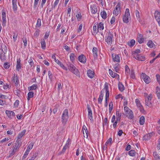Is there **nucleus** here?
<instances>
[{
  "instance_id": "52",
  "label": "nucleus",
  "mask_w": 160,
  "mask_h": 160,
  "mask_svg": "<svg viewBox=\"0 0 160 160\" xmlns=\"http://www.w3.org/2000/svg\"><path fill=\"white\" fill-rule=\"evenodd\" d=\"M21 140L20 139H18L16 141V142L15 143V146H17L19 148L20 147V144L21 142Z\"/></svg>"
},
{
  "instance_id": "54",
  "label": "nucleus",
  "mask_w": 160,
  "mask_h": 160,
  "mask_svg": "<svg viewBox=\"0 0 160 160\" xmlns=\"http://www.w3.org/2000/svg\"><path fill=\"white\" fill-rule=\"evenodd\" d=\"M39 0H34L33 5V8L34 9H35L37 8L38 3Z\"/></svg>"
},
{
  "instance_id": "2",
  "label": "nucleus",
  "mask_w": 160,
  "mask_h": 160,
  "mask_svg": "<svg viewBox=\"0 0 160 160\" xmlns=\"http://www.w3.org/2000/svg\"><path fill=\"white\" fill-rule=\"evenodd\" d=\"M144 94L145 98V105L150 107H151L152 105L151 102V100L152 98V94L150 93L148 95L147 93H145Z\"/></svg>"
},
{
  "instance_id": "40",
  "label": "nucleus",
  "mask_w": 160,
  "mask_h": 160,
  "mask_svg": "<svg viewBox=\"0 0 160 160\" xmlns=\"http://www.w3.org/2000/svg\"><path fill=\"white\" fill-rule=\"evenodd\" d=\"M59 0H56L55 2H54V4L53 6L52 7V8H51V10H50V11H51L53 9H55L56 7L58 4Z\"/></svg>"
},
{
  "instance_id": "34",
  "label": "nucleus",
  "mask_w": 160,
  "mask_h": 160,
  "mask_svg": "<svg viewBox=\"0 0 160 160\" xmlns=\"http://www.w3.org/2000/svg\"><path fill=\"white\" fill-rule=\"evenodd\" d=\"M4 53H0V59L2 61H4L6 59V56Z\"/></svg>"
},
{
  "instance_id": "45",
  "label": "nucleus",
  "mask_w": 160,
  "mask_h": 160,
  "mask_svg": "<svg viewBox=\"0 0 160 160\" xmlns=\"http://www.w3.org/2000/svg\"><path fill=\"white\" fill-rule=\"evenodd\" d=\"M135 43V41L133 39L131 40L128 43V45L129 46L132 47L133 46Z\"/></svg>"
},
{
  "instance_id": "29",
  "label": "nucleus",
  "mask_w": 160,
  "mask_h": 160,
  "mask_svg": "<svg viewBox=\"0 0 160 160\" xmlns=\"http://www.w3.org/2000/svg\"><path fill=\"white\" fill-rule=\"evenodd\" d=\"M140 52V50L139 49H136L135 51H134L132 53V55L133 58H136L139 54H138Z\"/></svg>"
},
{
  "instance_id": "58",
  "label": "nucleus",
  "mask_w": 160,
  "mask_h": 160,
  "mask_svg": "<svg viewBox=\"0 0 160 160\" xmlns=\"http://www.w3.org/2000/svg\"><path fill=\"white\" fill-rule=\"evenodd\" d=\"M103 96H102L101 95H100L99 96V97L98 98V101L99 103H101L103 98Z\"/></svg>"
},
{
  "instance_id": "22",
  "label": "nucleus",
  "mask_w": 160,
  "mask_h": 160,
  "mask_svg": "<svg viewBox=\"0 0 160 160\" xmlns=\"http://www.w3.org/2000/svg\"><path fill=\"white\" fill-rule=\"evenodd\" d=\"M125 114L130 119H132L134 117L133 112L131 110H130L129 112L126 113Z\"/></svg>"
},
{
  "instance_id": "26",
  "label": "nucleus",
  "mask_w": 160,
  "mask_h": 160,
  "mask_svg": "<svg viewBox=\"0 0 160 160\" xmlns=\"http://www.w3.org/2000/svg\"><path fill=\"white\" fill-rule=\"evenodd\" d=\"M20 58L17 59V63L16 65V69L18 71L21 68V64L20 63Z\"/></svg>"
},
{
  "instance_id": "62",
  "label": "nucleus",
  "mask_w": 160,
  "mask_h": 160,
  "mask_svg": "<svg viewBox=\"0 0 160 160\" xmlns=\"http://www.w3.org/2000/svg\"><path fill=\"white\" fill-rule=\"evenodd\" d=\"M131 110L127 106H125L124 107V110L125 113H128Z\"/></svg>"
},
{
  "instance_id": "15",
  "label": "nucleus",
  "mask_w": 160,
  "mask_h": 160,
  "mask_svg": "<svg viewBox=\"0 0 160 160\" xmlns=\"http://www.w3.org/2000/svg\"><path fill=\"white\" fill-rule=\"evenodd\" d=\"M2 25L3 26L4 25H5L6 24V12L4 10L3 11H2Z\"/></svg>"
},
{
  "instance_id": "3",
  "label": "nucleus",
  "mask_w": 160,
  "mask_h": 160,
  "mask_svg": "<svg viewBox=\"0 0 160 160\" xmlns=\"http://www.w3.org/2000/svg\"><path fill=\"white\" fill-rule=\"evenodd\" d=\"M104 89L106 90V94L105 98V102L104 104L105 107H107L108 105V102L109 101V92L108 90V83L105 82L104 84Z\"/></svg>"
},
{
  "instance_id": "43",
  "label": "nucleus",
  "mask_w": 160,
  "mask_h": 160,
  "mask_svg": "<svg viewBox=\"0 0 160 160\" xmlns=\"http://www.w3.org/2000/svg\"><path fill=\"white\" fill-rule=\"evenodd\" d=\"M136 151L133 150H130L128 152L129 155L131 156H135L136 154Z\"/></svg>"
},
{
  "instance_id": "41",
  "label": "nucleus",
  "mask_w": 160,
  "mask_h": 160,
  "mask_svg": "<svg viewBox=\"0 0 160 160\" xmlns=\"http://www.w3.org/2000/svg\"><path fill=\"white\" fill-rule=\"evenodd\" d=\"M100 14L102 18L105 19L107 18V14L105 11H103L102 12H101Z\"/></svg>"
},
{
  "instance_id": "25",
  "label": "nucleus",
  "mask_w": 160,
  "mask_h": 160,
  "mask_svg": "<svg viewBox=\"0 0 160 160\" xmlns=\"http://www.w3.org/2000/svg\"><path fill=\"white\" fill-rule=\"evenodd\" d=\"M155 17L157 21L160 20V12L156 11L154 13Z\"/></svg>"
},
{
  "instance_id": "27",
  "label": "nucleus",
  "mask_w": 160,
  "mask_h": 160,
  "mask_svg": "<svg viewBox=\"0 0 160 160\" xmlns=\"http://www.w3.org/2000/svg\"><path fill=\"white\" fill-rule=\"evenodd\" d=\"M18 149V147L17 146H15L14 147L12 150L10 152V156H12L16 152L17 150Z\"/></svg>"
},
{
  "instance_id": "46",
  "label": "nucleus",
  "mask_w": 160,
  "mask_h": 160,
  "mask_svg": "<svg viewBox=\"0 0 160 160\" xmlns=\"http://www.w3.org/2000/svg\"><path fill=\"white\" fill-rule=\"evenodd\" d=\"M105 41L107 42V44L108 45L107 48H109L108 46L109 45L110 42V36L108 35L107 37H106L105 38Z\"/></svg>"
},
{
  "instance_id": "59",
  "label": "nucleus",
  "mask_w": 160,
  "mask_h": 160,
  "mask_svg": "<svg viewBox=\"0 0 160 160\" xmlns=\"http://www.w3.org/2000/svg\"><path fill=\"white\" fill-rule=\"evenodd\" d=\"M40 30L39 29L37 30L34 33V35L36 37H38L39 34Z\"/></svg>"
},
{
  "instance_id": "33",
  "label": "nucleus",
  "mask_w": 160,
  "mask_h": 160,
  "mask_svg": "<svg viewBox=\"0 0 160 160\" xmlns=\"http://www.w3.org/2000/svg\"><path fill=\"white\" fill-rule=\"evenodd\" d=\"M41 48L43 49H45L46 47V44L44 39H42L41 41Z\"/></svg>"
},
{
  "instance_id": "47",
  "label": "nucleus",
  "mask_w": 160,
  "mask_h": 160,
  "mask_svg": "<svg viewBox=\"0 0 160 160\" xmlns=\"http://www.w3.org/2000/svg\"><path fill=\"white\" fill-rule=\"evenodd\" d=\"M41 20L40 18H38L37 21L36 27V28L40 27L41 26Z\"/></svg>"
},
{
  "instance_id": "57",
  "label": "nucleus",
  "mask_w": 160,
  "mask_h": 160,
  "mask_svg": "<svg viewBox=\"0 0 160 160\" xmlns=\"http://www.w3.org/2000/svg\"><path fill=\"white\" fill-rule=\"evenodd\" d=\"M3 66L5 68L8 69L10 67V65L9 63L6 62L4 63Z\"/></svg>"
},
{
  "instance_id": "12",
  "label": "nucleus",
  "mask_w": 160,
  "mask_h": 160,
  "mask_svg": "<svg viewBox=\"0 0 160 160\" xmlns=\"http://www.w3.org/2000/svg\"><path fill=\"white\" fill-rule=\"evenodd\" d=\"M120 3H118L113 11V14H115L116 16H117L118 14L119 11L120 10Z\"/></svg>"
},
{
  "instance_id": "19",
  "label": "nucleus",
  "mask_w": 160,
  "mask_h": 160,
  "mask_svg": "<svg viewBox=\"0 0 160 160\" xmlns=\"http://www.w3.org/2000/svg\"><path fill=\"white\" fill-rule=\"evenodd\" d=\"M153 134V133L151 132L145 135L143 137V139L145 140H147L149 139L152 136Z\"/></svg>"
},
{
  "instance_id": "53",
  "label": "nucleus",
  "mask_w": 160,
  "mask_h": 160,
  "mask_svg": "<svg viewBox=\"0 0 160 160\" xmlns=\"http://www.w3.org/2000/svg\"><path fill=\"white\" fill-rule=\"evenodd\" d=\"M59 107V106L58 104L56 105L54 107L53 110V113L54 114H55L57 112L58 109Z\"/></svg>"
},
{
  "instance_id": "4",
  "label": "nucleus",
  "mask_w": 160,
  "mask_h": 160,
  "mask_svg": "<svg viewBox=\"0 0 160 160\" xmlns=\"http://www.w3.org/2000/svg\"><path fill=\"white\" fill-rule=\"evenodd\" d=\"M68 69L73 73L78 76L79 75V72L78 69L72 64L68 63L67 64Z\"/></svg>"
},
{
  "instance_id": "14",
  "label": "nucleus",
  "mask_w": 160,
  "mask_h": 160,
  "mask_svg": "<svg viewBox=\"0 0 160 160\" xmlns=\"http://www.w3.org/2000/svg\"><path fill=\"white\" fill-rule=\"evenodd\" d=\"M87 109L88 112V118L91 120H92L93 117L92 116V110L90 108V106L88 105L87 106Z\"/></svg>"
},
{
  "instance_id": "51",
  "label": "nucleus",
  "mask_w": 160,
  "mask_h": 160,
  "mask_svg": "<svg viewBox=\"0 0 160 160\" xmlns=\"http://www.w3.org/2000/svg\"><path fill=\"white\" fill-rule=\"evenodd\" d=\"M82 131H83V134H85L86 133H87L88 131L85 125H83L82 126Z\"/></svg>"
},
{
  "instance_id": "50",
  "label": "nucleus",
  "mask_w": 160,
  "mask_h": 160,
  "mask_svg": "<svg viewBox=\"0 0 160 160\" xmlns=\"http://www.w3.org/2000/svg\"><path fill=\"white\" fill-rule=\"evenodd\" d=\"M38 156V153L37 152H35L33 155V156L29 159V160H34Z\"/></svg>"
},
{
  "instance_id": "13",
  "label": "nucleus",
  "mask_w": 160,
  "mask_h": 160,
  "mask_svg": "<svg viewBox=\"0 0 160 160\" xmlns=\"http://www.w3.org/2000/svg\"><path fill=\"white\" fill-rule=\"evenodd\" d=\"M112 55L113 61L118 62H120V60L119 55L113 53Z\"/></svg>"
},
{
  "instance_id": "17",
  "label": "nucleus",
  "mask_w": 160,
  "mask_h": 160,
  "mask_svg": "<svg viewBox=\"0 0 160 160\" xmlns=\"http://www.w3.org/2000/svg\"><path fill=\"white\" fill-rule=\"evenodd\" d=\"M92 52L93 57L95 59H96L98 56V49L97 48L93 47L92 49Z\"/></svg>"
},
{
  "instance_id": "6",
  "label": "nucleus",
  "mask_w": 160,
  "mask_h": 160,
  "mask_svg": "<svg viewBox=\"0 0 160 160\" xmlns=\"http://www.w3.org/2000/svg\"><path fill=\"white\" fill-rule=\"evenodd\" d=\"M141 77L146 83L148 84L150 82V78L145 73H142L141 75Z\"/></svg>"
},
{
  "instance_id": "42",
  "label": "nucleus",
  "mask_w": 160,
  "mask_h": 160,
  "mask_svg": "<svg viewBox=\"0 0 160 160\" xmlns=\"http://www.w3.org/2000/svg\"><path fill=\"white\" fill-rule=\"evenodd\" d=\"M97 25L98 29H99L100 30H103L104 29L103 24L102 22H100L99 25Z\"/></svg>"
},
{
  "instance_id": "38",
  "label": "nucleus",
  "mask_w": 160,
  "mask_h": 160,
  "mask_svg": "<svg viewBox=\"0 0 160 160\" xmlns=\"http://www.w3.org/2000/svg\"><path fill=\"white\" fill-rule=\"evenodd\" d=\"M34 96V92H30L28 94L27 99L29 100L30 98L33 97Z\"/></svg>"
},
{
  "instance_id": "31",
  "label": "nucleus",
  "mask_w": 160,
  "mask_h": 160,
  "mask_svg": "<svg viewBox=\"0 0 160 160\" xmlns=\"http://www.w3.org/2000/svg\"><path fill=\"white\" fill-rule=\"evenodd\" d=\"M38 85L37 84H33L32 86L29 87L28 88V89L29 90V91H32L33 90H35L37 88H38Z\"/></svg>"
},
{
  "instance_id": "37",
  "label": "nucleus",
  "mask_w": 160,
  "mask_h": 160,
  "mask_svg": "<svg viewBox=\"0 0 160 160\" xmlns=\"http://www.w3.org/2000/svg\"><path fill=\"white\" fill-rule=\"evenodd\" d=\"M97 24H95V23L93 27V32L95 33H97L98 32L99 29L98 28V26H97Z\"/></svg>"
},
{
  "instance_id": "55",
  "label": "nucleus",
  "mask_w": 160,
  "mask_h": 160,
  "mask_svg": "<svg viewBox=\"0 0 160 160\" xmlns=\"http://www.w3.org/2000/svg\"><path fill=\"white\" fill-rule=\"evenodd\" d=\"M34 145V143L33 142H31L29 145L28 146L27 149L30 151V150L32 149Z\"/></svg>"
},
{
  "instance_id": "30",
  "label": "nucleus",
  "mask_w": 160,
  "mask_h": 160,
  "mask_svg": "<svg viewBox=\"0 0 160 160\" xmlns=\"http://www.w3.org/2000/svg\"><path fill=\"white\" fill-rule=\"evenodd\" d=\"M26 132V130H24L21 132L20 133L18 136V139L21 140V138L24 135L25 133Z\"/></svg>"
},
{
  "instance_id": "23",
  "label": "nucleus",
  "mask_w": 160,
  "mask_h": 160,
  "mask_svg": "<svg viewBox=\"0 0 160 160\" xmlns=\"http://www.w3.org/2000/svg\"><path fill=\"white\" fill-rule=\"evenodd\" d=\"M7 52V48L6 45H3L1 46V49L0 50V53H6Z\"/></svg>"
},
{
  "instance_id": "39",
  "label": "nucleus",
  "mask_w": 160,
  "mask_h": 160,
  "mask_svg": "<svg viewBox=\"0 0 160 160\" xmlns=\"http://www.w3.org/2000/svg\"><path fill=\"white\" fill-rule=\"evenodd\" d=\"M70 60L73 62L75 60L76 56L75 55V54L73 53H71L70 55Z\"/></svg>"
},
{
  "instance_id": "7",
  "label": "nucleus",
  "mask_w": 160,
  "mask_h": 160,
  "mask_svg": "<svg viewBox=\"0 0 160 160\" xmlns=\"http://www.w3.org/2000/svg\"><path fill=\"white\" fill-rule=\"evenodd\" d=\"M52 58L54 60V61L56 62L61 67H62L63 69L65 70L66 71L68 70V69L62 63V62L59 61L57 59H56V58L54 55H53L52 56Z\"/></svg>"
},
{
  "instance_id": "16",
  "label": "nucleus",
  "mask_w": 160,
  "mask_h": 160,
  "mask_svg": "<svg viewBox=\"0 0 160 160\" xmlns=\"http://www.w3.org/2000/svg\"><path fill=\"white\" fill-rule=\"evenodd\" d=\"M12 8L14 12H16L17 10V0H12Z\"/></svg>"
},
{
  "instance_id": "20",
  "label": "nucleus",
  "mask_w": 160,
  "mask_h": 160,
  "mask_svg": "<svg viewBox=\"0 0 160 160\" xmlns=\"http://www.w3.org/2000/svg\"><path fill=\"white\" fill-rule=\"evenodd\" d=\"M109 122L108 121L107 118H105L104 120H103V126L104 128H108V127Z\"/></svg>"
},
{
  "instance_id": "1",
  "label": "nucleus",
  "mask_w": 160,
  "mask_h": 160,
  "mask_svg": "<svg viewBox=\"0 0 160 160\" xmlns=\"http://www.w3.org/2000/svg\"><path fill=\"white\" fill-rule=\"evenodd\" d=\"M68 118V110L67 109H66L63 112L61 118V121L63 126H65L66 125Z\"/></svg>"
},
{
  "instance_id": "9",
  "label": "nucleus",
  "mask_w": 160,
  "mask_h": 160,
  "mask_svg": "<svg viewBox=\"0 0 160 160\" xmlns=\"http://www.w3.org/2000/svg\"><path fill=\"white\" fill-rule=\"evenodd\" d=\"M12 81L15 83V86H17L19 83L18 78L17 75H15L14 74L13 77L12 78Z\"/></svg>"
},
{
  "instance_id": "18",
  "label": "nucleus",
  "mask_w": 160,
  "mask_h": 160,
  "mask_svg": "<svg viewBox=\"0 0 160 160\" xmlns=\"http://www.w3.org/2000/svg\"><path fill=\"white\" fill-rule=\"evenodd\" d=\"M90 9L91 12L93 14H95L97 11V8L95 4H92L91 5Z\"/></svg>"
},
{
  "instance_id": "11",
  "label": "nucleus",
  "mask_w": 160,
  "mask_h": 160,
  "mask_svg": "<svg viewBox=\"0 0 160 160\" xmlns=\"http://www.w3.org/2000/svg\"><path fill=\"white\" fill-rule=\"evenodd\" d=\"M6 114L9 118L11 119L15 116V113L12 111L7 110L5 112Z\"/></svg>"
},
{
  "instance_id": "63",
  "label": "nucleus",
  "mask_w": 160,
  "mask_h": 160,
  "mask_svg": "<svg viewBox=\"0 0 160 160\" xmlns=\"http://www.w3.org/2000/svg\"><path fill=\"white\" fill-rule=\"evenodd\" d=\"M28 63L31 67H32L33 65V60L31 58H30L28 61Z\"/></svg>"
},
{
  "instance_id": "49",
  "label": "nucleus",
  "mask_w": 160,
  "mask_h": 160,
  "mask_svg": "<svg viewBox=\"0 0 160 160\" xmlns=\"http://www.w3.org/2000/svg\"><path fill=\"white\" fill-rule=\"evenodd\" d=\"M111 76L114 78L117 76H119V75L116 73H114L111 70Z\"/></svg>"
},
{
  "instance_id": "24",
  "label": "nucleus",
  "mask_w": 160,
  "mask_h": 160,
  "mask_svg": "<svg viewBox=\"0 0 160 160\" xmlns=\"http://www.w3.org/2000/svg\"><path fill=\"white\" fill-rule=\"evenodd\" d=\"M134 58L140 61H144L145 60V57L141 54L138 55Z\"/></svg>"
},
{
  "instance_id": "10",
  "label": "nucleus",
  "mask_w": 160,
  "mask_h": 160,
  "mask_svg": "<svg viewBox=\"0 0 160 160\" xmlns=\"http://www.w3.org/2000/svg\"><path fill=\"white\" fill-rule=\"evenodd\" d=\"M135 102L136 104L137 107L139 108L141 112L144 111V108L142 105L140 101L138 99H136L135 100Z\"/></svg>"
},
{
  "instance_id": "5",
  "label": "nucleus",
  "mask_w": 160,
  "mask_h": 160,
  "mask_svg": "<svg viewBox=\"0 0 160 160\" xmlns=\"http://www.w3.org/2000/svg\"><path fill=\"white\" fill-rule=\"evenodd\" d=\"M130 17L129 10L128 8H127L125 12V14L123 17V21L125 23H128V18Z\"/></svg>"
},
{
  "instance_id": "44",
  "label": "nucleus",
  "mask_w": 160,
  "mask_h": 160,
  "mask_svg": "<svg viewBox=\"0 0 160 160\" xmlns=\"http://www.w3.org/2000/svg\"><path fill=\"white\" fill-rule=\"evenodd\" d=\"M154 44L151 40L149 41L147 43V45L149 48H152Z\"/></svg>"
},
{
  "instance_id": "8",
  "label": "nucleus",
  "mask_w": 160,
  "mask_h": 160,
  "mask_svg": "<svg viewBox=\"0 0 160 160\" xmlns=\"http://www.w3.org/2000/svg\"><path fill=\"white\" fill-rule=\"evenodd\" d=\"M78 60L82 63H85L86 62V58L83 54L79 55L78 58Z\"/></svg>"
},
{
  "instance_id": "64",
  "label": "nucleus",
  "mask_w": 160,
  "mask_h": 160,
  "mask_svg": "<svg viewBox=\"0 0 160 160\" xmlns=\"http://www.w3.org/2000/svg\"><path fill=\"white\" fill-rule=\"evenodd\" d=\"M156 77L158 82L160 85V75L159 74H157Z\"/></svg>"
},
{
  "instance_id": "60",
  "label": "nucleus",
  "mask_w": 160,
  "mask_h": 160,
  "mask_svg": "<svg viewBox=\"0 0 160 160\" xmlns=\"http://www.w3.org/2000/svg\"><path fill=\"white\" fill-rule=\"evenodd\" d=\"M48 74L49 78L51 80H52L53 76L52 73L50 71H49L48 72Z\"/></svg>"
},
{
  "instance_id": "48",
  "label": "nucleus",
  "mask_w": 160,
  "mask_h": 160,
  "mask_svg": "<svg viewBox=\"0 0 160 160\" xmlns=\"http://www.w3.org/2000/svg\"><path fill=\"white\" fill-rule=\"evenodd\" d=\"M113 68L116 72H118L119 70V64H115L113 67Z\"/></svg>"
},
{
  "instance_id": "21",
  "label": "nucleus",
  "mask_w": 160,
  "mask_h": 160,
  "mask_svg": "<svg viewBox=\"0 0 160 160\" xmlns=\"http://www.w3.org/2000/svg\"><path fill=\"white\" fill-rule=\"evenodd\" d=\"M87 74L88 76L91 78H92L94 77V72L90 69L88 70Z\"/></svg>"
},
{
  "instance_id": "56",
  "label": "nucleus",
  "mask_w": 160,
  "mask_h": 160,
  "mask_svg": "<svg viewBox=\"0 0 160 160\" xmlns=\"http://www.w3.org/2000/svg\"><path fill=\"white\" fill-rule=\"evenodd\" d=\"M68 148L67 147H65V146H64L62 151L61 152H59V154L60 155L62 153H64L65 152L66 150Z\"/></svg>"
},
{
  "instance_id": "32",
  "label": "nucleus",
  "mask_w": 160,
  "mask_h": 160,
  "mask_svg": "<svg viewBox=\"0 0 160 160\" xmlns=\"http://www.w3.org/2000/svg\"><path fill=\"white\" fill-rule=\"evenodd\" d=\"M110 144V138L108 139L107 141L105 142V145L103 146L102 148L103 150H106L108 147V145Z\"/></svg>"
},
{
  "instance_id": "35",
  "label": "nucleus",
  "mask_w": 160,
  "mask_h": 160,
  "mask_svg": "<svg viewBox=\"0 0 160 160\" xmlns=\"http://www.w3.org/2000/svg\"><path fill=\"white\" fill-rule=\"evenodd\" d=\"M153 155L154 157V160H160V158L159 155L156 152H153Z\"/></svg>"
},
{
  "instance_id": "28",
  "label": "nucleus",
  "mask_w": 160,
  "mask_h": 160,
  "mask_svg": "<svg viewBox=\"0 0 160 160\" xmlns=\"http://www.w3.org/2000/svg\"><path fill=\"white\" fill-rule=\"evenodd\" d=\"M118 87L119 90L121 92L125 89V87L122 83L119 82L118 83Z\"/></svg>"
},
{
  "instance_id": "36",
  "label": "nucleus",
  "mask_w": 160,
  "mask_h": 160,
  "mask_svg": "<svg viewBox=\"0 0 160 160\" xmlns=\"http://www.w3.org/2000/svg\"><path fill=\"white\" fill-rule=\"evenodd\" d=\"M145 118L144 116H142L140 118L139 123L141 125H143L144 123Z\"/></svg>"
},
{
  "instance_id": "61",
  "label": "nucleus",
  "mask_w": 160,
  "mask_h": 160,
  "mask_svg": "<svg viewBox=\"0 0 160 160\" xmlns=\"http://www.w3.org/2000/svg\"><path fill=\"white\" fill-rule=\"evenodd\" d=\"M7 105L6 102L4 100L0 99V105L3 106Z\"/></svg>"
}]
</instances>
